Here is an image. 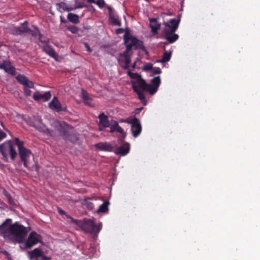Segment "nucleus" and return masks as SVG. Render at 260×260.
I'll use <instances>...</instances> for the list:
<instances>
[{
	"instance_id": "5701e85b",
	"label": "nucleus",
	"mask_w": 260,
	"mask_h": 260,
	"mask_svg": "<svg viewBox=\"0 0 260 260\" xmlns=\"http://www.w3.org/2000/svg\"><path fill=\"white\" fill-rule=\"evenodd\" d=\"M98 118L100 119V126H102L104 128L109 127L111 121L108 120V117L104 112L99 115Z\"/></svg>"
},
{
	"instance_id": "a878e982",
	"label": "nucleus",
	"mask_w": 260,
	"mask_h": 260,
	"mask_svg": "<svg viewBox=\"0 0 260 260\" xmlns=\"http://www.w3.org/2000/svg\"><path fill=\"white\" fill-rule=\"evenodd\" d=\"M110 23L113 25L121 26V23L118 16L116 14H111L109 16Z\"/></svg>"
},
{
	"instance_id": "bb28decb",
	"label": "nucleus",
	"mask_w": 260,
	"mask_h": 260,
	"mask_svg": "<svg viewBox=\"0 0 260 260\" xmlns=\"http://www.w3.org/2000/svg\"><path fill=\"white\" fill-rule=\"evenodd\" d=\"M133 89L134 92L138 94L139 99L141 100V101H145L146 98H145L144 94H143V92L139 89L138 86L135 85L134 83H133Z\"/></svg>"
},
{
	"instance_id": "9b49d317",
	"label": "nucleus",
	"mask_w": 260,
	"mask_h": 260,
	"mask_svg": "<svg viewBox=\"0 0 260 260\" xmlns=\"http://www.w3.org/2000/svg\"><path fill=\"white\" fill-rule=\"evenodd\" d=\"M42 240L41 235H38L35 232L30 233L29 235L25 241V246L27 249H30L39 243H40Z\"/></svg>"
},
{
	"instance_id": "58836bf2",
	"label": "nucleus",
	"mask_w": 260,
	"mask_h": 260,
	"mask_svg": "<svg viewBox=\"0 0 260 260\" xmlns=\"http://www.w3.org/2000/svg\"><path fill=\"white\" fill-rule=\"evenodd\" d=\"M12 33L15 35H21V30L19 27H15L12 29Z\"/></svg>"
},
{
	"instance_id": "7ed1b4c3",
	"label": "nucleus",
	"mask_w": 260,
	"mask_h": 260,
	"mask_svg": "<svg viewBox=\"0 0 260 260\" xmlns=\"http://www.w3.org/2000/svg\"><path fill=\"white\" fill-rule=\"evenodd\" d=\"M15 141L13 140H6L0 144V153L3 156V159L6 162H9V157L11 160H15L18 153L16 150Z\"/></svg>"
},
{
	"instance_id": "4be33fe9",
	"label": "nucleus",
	"mask_w": 260,
	"mask_h": 260,
	"mask_svg": "<svg viewBox=\"0 0 260 260\" xmlns=\"http://www.w3.org/2000/svg\"><path fill=\"white\" fill-rule=\"evenodd\" d=\"M129 150V146L128 143H125L123 145L118 147V148L115 150V153L116 155H120L124 156L128 153Z\"/></svg>"
},
{
	"instance_id": "4d7b16f0",
	"label": "nucleus",
	"mask_w": 260,
	"mask_h": 260,
	"mask_svg": "<svg viewBox=\"0 0 260 260\" xmlns=\"http://www.w3.org/2000/svg\"><path fill=\"white\" fill-rule=\"evenodd\" d=\"M87 51H88V52L90 53L91 52L92 50H88Z\"/></svg>"
},
{
	"instance_id": "f704fd0d",
	"label": "nucleus",
	"mask_w": 260,
	"mask_h": 260,
	"mask_svg": "<svg viewBox=\"0 0 260 260\" xmlns=\"http://www.w3.org/2000/svg\"><path fill=\"white\" fill-rule=\"evenodd\" d=\"M67 28L73 34H77L79 31L78 28L74 25L68 26Z\"/></svg>"
},
{
	"instance_id": "3c124183",
	"label": "nucleus",
	"mask_w": 260,
	"mask_h": 260,
	"mask_svg": "<svg viewBox=\"0 0 260 260\" xmlns=\"http://www.w3.org/2000/svg\"><path fill=\"white\" fill-rule=\"evenodd\" d=\"M43 260H50V258L47 256H44Z\"/></svg>"
},
{
	"instance_id": "f257e3e1",
	"label": "nucleus",
	"mask_w": 260,
	"mask_h": 260,
	"mask_svg": "<svg viewBox=\"0 0 260 260\" xmlns=\"http://www.w3.org/2000/svg\"><path fill=\"white\" fill-rule=\"evenodd\" d=\"M11 218H6L5 221L0 224V236L5 239H10L13 236L18 243H22L28 232L27 230L17 222L13 224H11Z\"/></svg>"
},
{
	"instance_id": "864d4df0",
	"label": "nucleus",
	"mask_w": 260,
	"mask_h": 260,
	"mask_svg": "<svg viewBox=\"0 0 260 260\" xmlns=\"http://www.w3.org/2000/svg\"><path fill=\"white\" fill-rule=\"evenodd\" d=\"M85 46L86 49H90V47L89 46V45L87 44H85Z\"/></svg>"
},
{
	"instance_id": "a19ab883",
	"label": "nucleus",
	"mask_w": 260,
	"mask_h": 260,
	"mask_svg": "<svg viewBox=\"0 0 260 260\" xmlns=\"http://www.w3.org/2000/svg\"><path fill=\"white\" fill-rule=\"evenodd\" d=\"M85 206L87 208H88L89 210H93L94 208V205L93 203L90 202H86L85 203Z\"/></svg>"
},
{
	"instance_id": "6e6d98bb",
	"label": "nucleus",
	"mask_w": 260,
	"mask_h": 260,
	"mask_svg": "<svg viewBox=\"0 0 260 260\" xmlns=\"http://www.w3.org/2000/svg\"><path fill=\"white\" fill-rule=\"evenodd\" d=\"M131 120H129V121H130ZM121 122H126V123H128V121H126V120H121Z\"/></svg>"
},
{
	"instance_id": "cd10ccee",
	"label": "nucleus",
	"mask_w": 260,
	"mask_h": 260,
	"mask_svg": "<svg viewBox=\"0 0 260 260\" xmlns=\"http://www.w3.org/2000/svg\"><path fill=\"white\" fill-rule=\"evenodd\" d=\"M43 51H45V53L48 54L49 56L55 59L56 61H60L61 60V57L55 52L54 50H44Z\"/></svg>"
},
{
	"instance_id": "4c0bfd02",
	"label": "nucleus",
	"mask_w": 260,
	"mask_h": 260,
	"mask_svg": "<svg viewBox=\"0 0 260 260\" xmlns=\"http://www.w3.org/2000/svg\"><path fill=\"white\" fill-rule=\"evenodd\" d=\"M89 219H85L83 220H81L77 224V225L78 226L79 228H80L81 229H83V228H85L86 224L87 223V221H88Z\"/></svg>"
},
{
	"instance_id": "f8f14e48",
	"label": "nucleus",
	"mask_w": 260,
	"mask_h": 260,
	"mask_svg": "<svg viewBox=\"0 0 260 260\" xmlns=\"http://www.w3.org/2000/svg\"><path fill=\"white\" fill-rule=\"evenodd\" d=\"M131 124V131L134 138L138 137L141 133V124L138 118L134 117L128 122Z\"/></svg>"
},
{
	"instance_id": "f03ea898",
	"label": "nucleus",
	"mask_w": 260,
	"mask_h": 260,
	"mask_svg": "<svg viewBox=\"0 0 260 260\" xmlns=\"http://www.w3.org/2000/svg\"><path fill=\"white\" fill-rule=\"evenodd\" d=\"M181 15H179L177 18H173L168 21H164L162 25L164 26L162 29V34L166 42L165 44L173 43L179 38V36L175 34L178 29L180 22Z\"/></svg>"
},
{
	"instance_id": "09e8293b",
	"label": "nucleus",
	"mask_w": 260,
	"mask_h": 260,
	"mask_svg": "<svg viewBox=\"0 0 260 260\" xmlns=\"http://www.w3.org/2000/svg\"><path fill=\"white\" fill-rule=\"evenodd\" d=\"M58 213H60V215H64L66 216L68 215L66 214V212L65 211L61 209L58 210Z\"/></svg>"
},
{
	"instance_id": "c85d7f7f",
	"label": "nucleus",
	"mask_w": 260,
	"mask_h": 260,
	"mask_svg": "<svg viewBox=\"0 0 260 260\" xmlns=\"http://www.w3.org/2000/svg\"><path fill=\"white\" fill-rule=\"evenodd\" d=\"M68 20L72 23L77 24L79 22V16L77 14L70 13L67 16Z\"/></svg>"
},
{
	"instance_id": "9d476101",
	"label": "nucleus",
	"mask_w": 260,
	"mask_h": 260,
	"mask_svg": "<svg viewBox=\"0 0 260 260\" xmlns=\"http://www.w3.org/2000/svg\"><path fill=\"white\" fill-rule=\"evenodd\" d=\"M57 129L58 132L60 133V135L63 137L64 140L69 141L72 143H74L78 140V138L75 135L71 134L65 126L58 124Z\"/></svg>"
},
{
	"instance_id": "20e7f679",
	"label": "nucleus",
	"mask_w": 260,
	"mask_h": 260,
	"mask_svg": "<svg viewBox=\"0 0 260 260\" xmlns=\"http://www.w3.org/2000/svg\"><path fill=\"white\" fill-rule=\"evenodd\" d=\"M15 141V144L18 147L17 152L19 155L20 160L23 163V167L26 168H28L29 162H30V157L32 156V153L31 150L25 148L24 146V142L20 140L18 138H13Z\"/></svg>"
},
{
	"instance_id": "aec40b11",
	"label": "nucleus",
	"mask_w": 260,
	"mask_h": 260,
	"mask_svg": "<svg viewBox=\"0 0 260 260\" xmlns=\"http://www.w3.org/2000/svg\"><path fill=\"white\" fill-rule=\"evenodd\" d=\"M157 18H153L149 19L150 27L151 29V32L153 34L156 35L158 33V30L160 28V24L157 22Z\"/></svg>"
},
{
	"instance_id": "7c9ffc66",
	"label": "nucleus",
	"mask_w": 260,
	"mask_h": 260,
	"mask_svg": "<svg viewBox=\"0 0 260 260\" xmlns=\"http://www.w3.org/2000/svg\"><path fill=\"white\" fill-rule=\"evenodd\" d=\"M108 201H105L100 205L98 210V213H105L108 210Z\"/></svg>"
},
{
	"instance_id": "72a5a7b5",
	"label": "nucleus",
	"mask_w": 260,
	"mask_h": 260,
	"mask_svg": "<svg viewBox=\"0 0 260 260\" xmlns=\"http://www.w3.org/2000/svg\"><path fill=\"white\" fill-rule=\"evenodd\" d=\"M88 2L96 4L101 9L104 8L106 5L104 0H98L96 1L94 0H88Z\"/></svg>"
},
{
	"instance_id": "052dcab7",
	"label": "nucleus",
	"mask_w": 260,
	"mask_h": 260,
	"mask_svg": "<svg viewBox=\"0 0 260 260\" xmlns=\"http://www.w3.org/2000/svg\"><path fill=\"white\" fill-rule=\"evenodd\" d=\"M87 1L88 2V0H87Z\"/></svg>"
},
{
	"instance_id": "c03bdc74",
	"label": "nucleus",
	"mask_w": 260,
	"mask_h": 260,
	"mask_svg": "<svg viewBox=\"0 0 260 260\" xmlns=\"http://www.w3.org/2000/svg\"><path fill=\"white\" fill-rule=\"evenodd\" d=\"M123 31H124V29L122 28H117L116 30V33L117 34H121L123 33Z\"/></svg>"
},
{
	"instance_id": "f3484780",
	"label": "nucleus",
	"mask_w": 260,
	"mask_h": 260,
	"mask_svg": "<svg viewBox=\"0 0 260 260\" xmlns=\"http://www.w3.org/2000/svg\"><path fill=\"white\" fill-rule=\"evenodd\" d=\"M127 75L129 77H130L132 79H137V81L136 82H132V83H134V85L136 84H138V87L143 86L144 85H146V81L143 79L141 77V76L137 73H134L128 71Z\"/></svg>"
},
{
	"instance_id": "5fc2aeb1",
	"label": "nucleus",
	"mask_w": 260,
	"mask_h": 260,
	"mask_svg": "<svg viewBox=\"0 0 260 260\" xmlns=\"http://www.w3.org/2000/svg\"><path fill=\"white\" fill-rule=\"evenodd\" d=\"M144 52H145L146 54L148 55V52L147 50H144Z\"/></svg>"
},
{
	"instance_id": "6ab92c4d",
	"label": "nucleus",
	"mask_w": 260,
	"mask_h": 260,
	"mask_svg": "<svg viewBox=\"0 0 260 260\" xmlns=\"http://www.w3.org/2000/svg\"><path fill=\"white\" fill-rule=\"evenodd\" d=\"M51 93L50 91L45 92L41 94L38 91H36L33 94V99L36 101H39L41 99H43L44 101H48L51 98Z\"/></svg>"
},
{
	"instance_id": "37998d69",
	"label": "nucleus",
	"mask_w": 260,
	"mask_h": 260,
	"mask_svg": "<svg viewBox=\"0 0 260 260\" xmlns=\"http://www.w3.org/2000/svg\"><path fill=\"white\" fill-rule=\"evenodd\" d=\"M6 137H7V135L5 133V132L3 131H0V142L1 141V140L6 138Z\"/></svg>"
},
{
	"instance_id": "412c9836",
	"label": "nucleus",
	"mask_w": 260,
	"mask_h": 260,
	"mask_svg": "<svg viewBox=\"0 0 260 260\" xmlns=\"http://www.w3.org/2000/svg\"><path fill=\"white\" fill-rule=\"evenodd\" d=\"M95 147L100 151L111 152L113 151V146L108 142H100L95 144Z\"/></svg>"
},
{
	"instance_id": "39448f33",
	"label": "nucleus",
	"mask_w": 260,
	"mask_h": 260,
	"mask_svg": "<svg viewBox=\"0 0 260 260\" xmlns=\"http://www.w3.org/2000/svg\"><path fill=\"white\" fill-rule=\"evenodd\" d=\"M27 122L30 126L35 128L40 132L43 133L49 136H52V131L46 127L45 124L42 122L41 116H34L33 118L28 117Z\"/></svg>"
},
{
	"instance_id": "ea45409f",
	"label": "nucleus",
	"mask_w": 260,
	"mask_h": 260,
	"mask_svg": "<svg viewBox=\"0 0 260 260\" xmlns=\"http://www.w3.org/2000/svg\"><path fill=\"white\" fill-rule=\"evenodd\" d=\"M66 217L68 218V219H70L71 222H72L73 223L75 224L76 225H77L79 221H81V220L75 219L71 217V216L69 215H66Z\"/></svg>"
},
{
	"instance_id": "13d9d810",
	"label": "nucleus",
	"mask_w": 260,
	"mask_h": 260,
	"mask_svg": "<svg viewBox=\"0 0 260 260\" xmlns=\"http://www.w3.org/2000/svg\"><path fill=\"white\" fill-rule=\"evenodd\" d=\"M142 109H143V108H141L139 109V110L141 111V110H142Z\"/></svg>"
},
{
	"instance_id": "2f4dec72",
	"label": "nucleus",
	"mask_w": 260,
	"mask_h": 260,
	"mask_svg": "<svg viewBox=\"0 0 260 260\" xmlns=\"http://www.w3.org/2000/svg\"><path fill=\"white\" fill-rule=\"evenodd\" d=\"M27 24L28 22L27 21H25L22 23L21 26L19 27L21 30V36H23L24 34L28 32L29 28L28 27Z\"/></svg>"
},
{
	"instance_id": "c9c22d12",
	"label": "nucleus",
	"mask_w": 260,
	"mask_h": 260,
	"mask_svg": "<svg viewBox=\"0 0 260 260\" xmlns=\"http://www.w3.org/2000/svg\"><path fill=\"white\" fill-rule=\"evenodd\" d=\"M153 69V64L151 63H146L144 65L143 70L144 71H151Z\"/></svg>"
},
{
	"instance_id": "79ce46f5",
	"label": "nucleus",
	"mask_w": 260,
	"mask_h": 260,
	"mask_svg": "<svg viewBox=\"0 0 260 260\" xmlns=\"http://www.w3.org/2000/svg\"><path fill=\"white\" fill-rule=\"evenodd\" d=\"M151 71H153V75H159L161 73V71L159 68H153Z\"/></svg>"
},
{
	"instance_id": "de8ad7c7",
	"label": "nucleus",
	"mask_w": 260,
	"mask_h": 260,
	"mask_svg": "<svg viewBox=\"0 0 260 260\" xmlns=\"http://www.w3.org/2000/svg\"><path fill=\"white\" fill-rule=\"evenodd\" d=\"M60 20L61 23H66L67 22V21L63 18L62 16H60Z\"/></svg>"
},
{
	"instance_id": "6e6552de",
	"label": "nucleus",
	"mask_w": 260,
	"mask_h": 260,
	"mask_svg": "<svg viewBox=\"0 0 260 260\" xmlns=\"http://www.w3.org/2000/svg\"><path fill=\"white\" fill-rule=\"evenodd\" d=\"M133 53L132 50H125L123 53H120L118 57H116L119 64L124 70L128 69Z\"/></svg>"
},
{
	"instance_id": "4468645a",
	"label": "nucleus",
	"mask_w": 260,
	"mask_h": 260,
	"mask_svg": "<svg viewBox=\"0 0 260 260\" xmlns=\"http://www.w3.org/2000/svg\"><path fill=\"white\" fill-rule=\"evenodd\" d=\"M0 69L5 70V72L12 76L16 75L15 67L11 64V62L8 60H4L2 63L0 64Z\"/></svg>"
},
{
	"instance_id": "393cba45",
	"label": "nucleus",
	"mask_w": 260,
	"mask_h": 260,
	"mask_svg": "<svg viewBox=\"0 0 260 260\" xmlns=\"http://www.w3.org/2000/svg\"><path fill=\"white\" fill-rule=\"evenodd\" d=\"M28 254H29L30 259H32L35 257H43L44 256H45V255H43V251H41V249L39 248H35V249L29 251V252H28Z\"/></svg>"
},
{
	"instance_id": "a211bd4d",
	"label": "nucleus",
	"mask_w": 260,
	"mask_h": 260,
	"mask_svg": "<svg viewBox=\"0 0 260 260\" xmlns=\"http://www.w3.org/2000/svg\"><path fill=\"white\" fill-rule=\"evenodd\" d=\"M28 34L31 36L33 38V40H34L37 43H38L39 42H42L44 41L42 40L43 37L40 34L39 30L37 27H34L33 29L29 28Z\"/></svg>"
},
{
	"instance_id": "b1692460",
	"label": "nucleus",
	"mask_w": 260,
	"mask_h": 260,
	"mask_svg": "<svg viewBox=\"0 0 260 260\" xmlns=\"http://www.w3.org/2000/svg\"><path fill=\"white\" fill-rule=\"evenodd\" d=\"M81 98H82L84 103L91 107H93L94 105L92 103V99L89 96L87 92L83 89L81 90Z\"/></svg>"
},
{
	"instance_id": "473e14b6",
	"label": "nucleus",
	"mask_w": 260,
	"mask_h": 260,
	"mask_svg": "<svg viewBox=\"0 0 260 260\" xmlns=\"http://www.w3.org/2000/svg\"><path fill=\"white\" fill-rule=\"evenodd\" d=\"M57 10L60 13L66 11L67 4L64 2H60L56 4Z\"/></svg>"
},
{
	"instance_id": "8fccbe9b",
	"label": "nucleus",
	"mask_w": 260,
	"mask_h": 260,
	"mask_svg": "<svg viewBox=\"0 0 260 260\" xmlns=\"http://www.w3.org/2000/svg\"><path fill=\"white\" fill-rule=\"evenodd\" d=\"M136 61L134 62V63L133 64V66H132V68H133V69H135L136 68Z\"/></svg>"
},
{
	"instance_id": "dca6fc26",
	"label": "nucleus",
	"mask_w": 260,
	"mask_h": 260,
	"mask_svg": "<svg viewBox=\"0 0 260 260\" xmlns=\"http://www.w3.org/2000/svg\"><path fill=\"white\" fill-rule=\"evenodd\" d=\"M109 127H110V132L111 133L118 132L122 135L123 138H125L126 135V133L124 132L123 128L119 125L118 122L117 121L113 120H111V123Z\"/></svg>"
},
{
	"instance_id": "49530a36",
	"label": "nucleus",
	"mask_w": 260,
	"mask_h": 260,
	"mask_svg": "<svg viewBox=\"0 0 260 260\" xmlns=\"http://www.w3.org/2000/svg\"><path fill=\"white\" fill-rule=\"evenodd\" d=\"M107 8L109 10V15L110 16L111 14H114L113 13V9L110 6H107Z\"/></svg>"
},
{
	"instance_id": "ddd939ff",
	"label": "nucleus",
	"mask_w": 260,
	"mask_h": 260,
	"mask_svg": "<svg viewBox=\"0 0 260 260\" xmlns=\"http://www.w3.org/2000/svg\"><path fill=\"white\" fill-rule=\"evenodd\" d=\"M48 107L57 112L67 111V107L61 105L56 96H54L52 100L48 103Z\"/></svg>"
},
{
	"instance_id": "c756f323",
	"label": "nucleus",
	"mask_w": 260,
	"mask_h": 260,
	"mask_svg": "<svg viewBox=\"0 0 260 260\" xmlns=\"http://www.w3.org/2000/svg\"><path fill=\"white\" fill-rule=\"evenodd\" d=\"M172 52L171 51H165L164 52L162 58L160 60H157V62H166L171 59Z\"/></svg>"
},
{
	"instance_id": "603ef678",
	"label": "nucleus",
	"mask_w": 260,
	"mask_h": 260,
	"mask_svg": "<svg viewBox=\"0 0 260 260\" xmlns=\"http://www.w3.org/2000/svg\"><path fill=\"white\" fill-rule=\"evenodd\" d=\"M1 126H2V127H3V129H5V130H6V131H8V130L5 128V126H4V124H3V123L1 122Z\"/></svg>"
},
{
	"instance_id": "1a4fd4ad",
	"label": "nucleus",
	"mask_w": 260,
	"mask_h": 260,
	"mask_svg": "<svg viewBox=\"0 0 260 260\" xmlns=\"http://www.w3.org/2000/svg\"><path fill=\"white\" fill-rule=\"evenodd\" d=\"M151 84H148L146 82V85L140 86L143 91H148L150 95H154L158 91V87L161 83L160 77L156 76L151 80Z\"/></svg>"
},
{
	"instance_id": "e433bc0d",
	"label": "nucleus",
	"mask_w": 260,
	"mask_h": 260,
	"mask_svg": "<svg viewBox=\"0 0 260 260\" xmlns=\"http://www.w3.org/2000/svg\"><path fill=\"white\" fill-rule=\"evenodd\" d=\"M75 8L81 9L85 7L86 6L83 4V3L80 2L79 0H75Z\"/></svg>"
},
{
	"instance_id": "bf43d9fd",
	"label": "nucleus",
	"mask_w": 260,
	"mask_h": 260,
	"mask_svg": "<svg viewBox=\"0 0 260 260\" xmlns=\"http://www.w3.org/2000/svg\"><path fill=\"white\" fill-rule=\"evenodd\" d=\"M163 15H167V14L164 13V14H163Z\"/></svg>"
},
{
	"instance_id": "0eeeda50",
	"label": "nucleus",
	"mask_w": 260,
	"mask_h": 260,
	"mask_svg": "<svg viewBox=\"0 0 260 260\" xmlns=\"http://www.w3.org/2000/svg\"><path fill=\"white\" fill-rule=\"evenodd\" d=\"M16 80L18 83L23 85V92L26 96H29L31 95L30 89H34V83L28 80L27 77L22 75L18 74L16 77Z\"/></svg>"
},
{
	"instance_id": "423d86ee",
	"label": "nucleus",
	"mask_w": 260,
	"mask_h": 260,
	"mask_svg": "<svg viewBox=\"0 0 260 260\" xmlns=\"http://www.w3.org/2000/svg\"><path fill=\"white\" fill-rule=\"evenodd\" d=\"M123 40L126 49H132L133 47L134 49H145L143 42L132 35L128 29L125 32Z\"/></svg>"
},
{
	"instance_id": "a18cd8bd",
	"label": "nucleus",
	"mask_w": 260,
	"mask_h": 260,
	"mask_svg": "<svg viewBox=\"0 0 260 260\" xmlns=\"http://www.w3.org/2000/svg\"><path fill=\"white\" fill-rule=\"evenodd\" d=\"M75 9H76L75 8V7H69L67 6L66 11L69 12V11H73V10H74Z\"/></svg>"
},
{
	"instance_id": "2eb2a0df",
	"label": "nucleus",
	"mask_w": 260,
	"mask_h": 260,
	"mask_svg": "<svg viewBox=\"0 0 260 260\" xmlns=\"http://www.w3.org/2000/svg\"><path fill=\"white\" fill-rule=\"evenodd\" d=\"M86 233H94L95 232L99 233L101 230L100 226L96 225L91 220H87V223H86L85 228L82 229Z\"/></svg>"
}]
</instances>
